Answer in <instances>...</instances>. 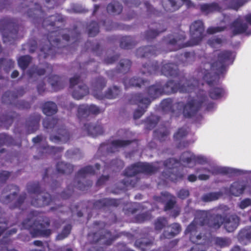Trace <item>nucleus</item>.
<instances>
[{"label": "nucleus", "mask_w": 251, "mask_h": 251, "mask_svg": "<svg viewBox=\"0 0 251 251\" xmlns=\"http://www.w3.org/2000/svg\"><path fill=\"white\" fill-rule=\"evenodd\" d=\"M217 57L211 63H206L204 65L203 70L200 73L199 76L202 75L209 85L216 83L218 75L224 73L225 70L226 62L232 59V53L228 51H225L217 54Z\"/></svg>", "instance_id": "obj_1"}, {"label": "nucleus", "mask_w": 251, "mask_h": 251, "mask_svg": "<svg viewBox=\"0 0 251 251\" xmlns=\"http://www.w3.org/2000/svg\"><path fill=\"white\" fill-rule=\"evenodd\" d=\"M224 219L220 215L211 216L207 211H200L197 214L194 222L187 227L185 232L190 233V240L194 243H197L198 240L202 238L201 235H196L195 233L198 228V225L202 226L207 224L209 226L216 229L220 227L224 223Z\"/></svg>", "instance_id": "obj_2"}, {"label": "nucleus", "mask_w": 251, "mask_h": 251, "mask_svg": "<svg viewBox=\"0 0 251 251\" xmlns=\"http://www.w3.org/2000/svg\"><path fill=\"white\" fill-rule=\"evenodd\" d=\"M32 214L33 216L31 219H27L23 222V227L26 229L31 228L33 231H31V233L33 236H49L51 234V230L46 228L49 225L48 220L46 219L44 220L42 215L37 216V212H33Z\"/></svg>", "instance_id": "obj_3"}, {"label": "nucleus", "mask_w": 251, "mask_h": 251, "mask_svg": "<svg viewBox=\"0 0 251 251\" xmlns=\"http://www.w3.org/2000/svg\"><path fill=\"white\" fill-rule=\"evenodd\" d=\"M157 170L158 168L156 166L146 163H138L131 166L126 169L125 171V175L127 177L122 182L123 186H120V189H125L129 186H134V183H132V180L129 177L134 176L141 172L147 174L153 173Z\"/></svg>", "instance_id": "obj_4"}, {"label": "nucleus", "mask_w": 251, "mask_h": 251, "mask_svg": "<svg viewBox=\"0 0 251 251\" xmlns=\"http://www.w3.org/2000/svg\"><path fill=\"white\" fill-rule=\"evenodd\" d=\"M105 86V81L103 78L100 77L95 80L92 84L93 96L99 99H102L105 97L108 99H113L115 98L120 94V90L116 86H113L109 89L106 93L103 94L101 91Z\"/></svg>", "instance_id": "obj_5"}, {"label": "nucleus", "mask_w": 251, "mask_h": 251, "mask_svg": "<svg viewBox=\"0 0 251 251\" xmlns=\"http://www.w3.org/2000/svg\"><path fill=\"white\" fill-rule=\"evenodd\" d=\"M27 190L32 196L31 204L37 207H41L50 204L51 201L50 196L49 194L39 192L38 183L28 184Z\"/></svg>", "instance_id": "obj_6"}, {"label": "nucleus", "mask_w": 251, "mask_h": 251, "mask_svg": "<svg viewBox=\"0 0 251 251\" xmlns=\"http://www.w3.org/2000/svg\"><path fill=\"white\" fill-rule=\"evenodd\" d=\"M198 85V82L194 79L187 81L185 79L181 80L179 86L172 81L168 82L162 88L163 93L171 94L179 90L180 92H190Z\"/></svg>", "instance_id": "obj_7"}, {"label": "nucleus", "mask_w": 251, "mask_h": 251, "mask_svg": "<svg viewBox=\"0 0 251 251\" xmlns=\"http://www.w3.org/2000/svg\"><path fill=\"white\" fill-rule=\"evenodd\" d=\"M205 100L203 93L200 94L195 98L189 100L184 106V116L185 117H191L194 116L205 102Z\"/></svg>", "instance_id": "obj_8"}, {"label": "nucleus", "mask_w": 251, "mask_h": 251, "mask_svg": "<svg viewBox=\"0 0 251 251\" xmlns=\"http://www.w3.org/2000/svg\"><path fill=\"white\" fill-rule=\"evenodd\" d=\"M70 85L73 88L72 96L76 100L81 99L89 94V88L80 81L78 76H75L70 79Z\"/></svg>", "instance_id": "obj_9"}, {"label": "nucleus", "mask_w": 251, "mask_h": 251, "mask_svg": "<svg viewBox=\"0 0 251 251\" xmlns=\"http://www.w3.org/2000/svg\"><path fill=\"white\" fill-rule=\"evenodd\" d=\"M190 29L192 42L191 45L198 44L203 37L204 31L203 23L201 21H196L190 26Z\"/></svg>", "instance_id": "obj_10"}, {"label": "nucleus", "mask_w": 251, "mask_h": 251, "mask_svg": "<svg viewBox=\"0 0 251 251\" xmlns=\"http://www.w3.org/2000/svg\"><path fill=\"white\" fill-rule=\"evenodd\" d=\"M131 102L139 105V108L137 109L134 114V118L139 119L144 113L148 106L150 104V100L149 99L143 100V99H141L140 95H134L132 97Z\"/></svg>", "instance_id": "obj_11"}, {"label": "nucleus", "mask_w": 251, "mask_h": 251, "mask_svg": "<svg viewBox=\"0 0 251 251\" xmlns=\"http://www.w3.org/2000/svg\"><path fill=\"white\" fill-rule=\"evenodd\" d=\"M163 93L162 88L159 83L152 85L149 87L146 90V94L148 95V97H145L143 94H136V95L141 96V99H149L150 102L151 100Z\"/></svg>", "instance_id": "obj_12"}, {"label": "nucleus", "mask_w": 251, "mask_h": 251, "mask_svg": "<svg viewBox=\"0 0 251 251\" xmlns=\"http://www.w3.org/2000/svg\"><path fill=\"white\" fill-rule=\"evenodd\" d=\"M18 192L16 186L10 185L7 186L3 191L0 198L1 202L4 203H8L15 198Z\"/></svg>", "instance_id": "obj_13"}, {"label": "nucleus", "mask_w": 251, "mask_h": 251, "mask_svg": "<svg viewBox=\"0 0 251 251\" xmlns=\"http://www.w3.org/2000/svg\"><path fill=\"white\" fill-rule=\"evenodd\" d=\"M83 130L85 132L86 134L96 136L101 134L103 133V128L101 126L87 123L84 125L82 127Z\"/></svg>", "instance_id": "obj_14"}, {"label": "nucleus", "mask_w": 251, "mask_h": 251, "mask_svg": "<svg viewBox=\"0 0 251 251\" xmlns=\"http://www.w3.org/2000/svg\"><path fill=\"white\" fill-rule=\"evenodd\" d=\"M181 160L183 162H186L187 163L195 162L201 164H203L207 162V159L203 156H196L189 152H184L183 153L181 156Z\"/></svg>", "instance_id": "obj_15"}, {"label": "nucleus", "mask_w": 251, "mask_h": 251, "mask_svg": "<svg viewBox=\"0 0 251 251\" xmlns=\"http://www.w3.org/2000/svg\"><path fill=\"white\" fill-rule=\"evenodd\" d=\"M239 219L236 215H231L225 220V227L228 232L234 231L238 226Z\"/></svg>", "instance_id": "obj_16"}, {"label": "nucleus", "mask_w": 251, "mask_h": 251, "mask_svg": "<svg viewBox=\"0 0 251 251\" xmlns=\"http://www.w3.org/2000/svg\"><path fill=\"white\" fill-rule=\"evenodd\" d=\"M187 0H164L163 6L165 9L168 11L173 12L178 9L182 2Z\"/></svg>", "instance_id": "obj_17"}, {"label": "nucleus", "mask_w": 251, "mask_h": 251, "mask_svg": "<svg viewBox=\"0 0 251 251\" xmlns=\"http://www.w3.org/2000/svg\"><path fill=\"white\" fill-rule=\"evenodd\" d=\"M161 72L166 76H175L177 75V67L172 63L165 64L162 67Z\"/></svg>", "instance_id": "obj_18"}, {"label": "nucleus", "mask_w": 251, "mask_h": 251, "mask_svg": "<svg viewBox=\"0 0 251 251\" xmlns=\"http://www.w3.org/2000/svg\"><path fill=\"white\" fill-rule=\"evenodd\" d=\"M238 240L244 244L251 242V226H247L241 230L238 234Z\"/></svg>", "instance_id": "obj_19"}, {"label": "nucleus", "mask_w": 251, "mask_h": 251, "mask_svg": "<svg viewBox=\"0 0 251 251\" xmlns=\"http://www.w3.org/2000/svg\"><path fill=\"white\" fill-rule=\"evenodd\" d=\"M70 135L65 129H60L58 131V135L51 137V140L54 142L61 141L65 143L68 141Z\"/></svg>", "instance_id": "obj_20"}, {"label": "nucleus", "mask_w": 251, "mask_h": 251, "mask_svg": "<svg viewBox=\"0 0 251 251\" xmlns=\"http://www.w3.org/2000/svg\"><path fill=\"white\" fill-rule=\"evenodd\" d=\"M247 28V25L243 23L240 19H237L233 24L232 30L234 34L242 33Z\"/></svg>", "instance_id": "obj_21"}, {"label": "nucleus", "mask_w": 251, "mask_h": 251, "mask_svg": "<svg viewBox=\"0 0 251 251\" xmlns=\"http://www.w3.org/2000/svg\"><path fill=\"white\" fill-rule=\"evenodd\" d=\"M43 111L47 116H51L57 112V106L53 102L49 101L46 102L44 105Z\"/></svg>", "instance_id": "obj_22"}, {"label": "nucleus", "mask_w": 251, "mask_h": 251, "mask_svg": "<svg viewBox=\"0 0 251 251\" xmlns=\"http://www.w3.org/2000/svg\"><path fill=\"white\" fill-rule=\"evenodd\" d=\"M130 143L128 140H117L113 141L110 145L108 151L111 152L116 151L119 148L125 147Z\"/></svg>", "instance_id": "obj_23"}, {"label": "nucleus", "mask_w": 251, "mask_h": 251, "mask_svg": "<svg viewBox=\"0 0 251 251\" xmlns=\"http://www.w3.org/2000/svg\"><path fill=\"white\" fill-rule=\"evenodd\" d=\"M49 82L55 91L62 88L64 85L62 81L57 75H54L50 78Z\"/></svg>", "instance_id": "obj_24"}, {"label": "nucleus", "mask_w": 251, "mask_h": 251, "mask_svg": "<svg viewBox=\"0 0 251 251\" xmlns=\"http://www.w3.org/2000/svg\"><path fill=\"white\" fill-rule=\"evenodd\" d=\"M56 168L57 171L60 173L69 174L73 171L74 167L70 164L60 162L57 163Z\"/></svg>", "instance_id": "obj_25"}, {"label": "nucleus", "mask_w": 251, "mask_h": 251, "mask_svg": "<svg viewBox=\"0 0 251 251\" xmlns=\"http://www.w3.org/2000/svg\"><path fill=\"white\" fill-rule=\"evenodd\" d=\"M155 48L152 46H148L139 49L137 51V54L140 57L148 56L149 54H155Z\"/></svg>", "instance_id": "obj_26"}, {"label": "nucleus", "mask_w": 251, "mask_h": 251, "mask_svg": "<svg viewBox=\"0 0 251 251\" xmlns=\"http://www.w3.org/2000/svg\"><path fill=\"white\" fill-rule=\"evenodd\" d=\"M244 190V186L239 182L233 183L230 187V191L232 195L238 196Z\"/></svg>", "instance_id": "obj_27"}, {"label": "nucleus", "mask_w": 251, "mask_h": 251, "mask_svg": "<svg viewBox=\"0 0 251 251\" xmlns=\"http://www.w3.org/2000/svg\"><path fill=\"white\" fill-rule=\"evenodd\" d=\"M107 10L109 13L118 14L121 12L122 6L118 2L113 1L108 4Z\"/></svg>", "instance_id": "obj_28"}, {"label": "nucleus", "mask_w": 251, "mask_h": 251, "mask_svg": "<svg viewBox=\"0 0 251 251\" xmlns=\"http://www.w3.org/2000/svg\"><path fill=\"white\" fill-rule=\"evenodd\" d=\"M172 230L169 232L165 231L163 236L165 238H170L177 234L181 230V227L179 224L175 223L172 225Z\"/></svg>", "instance_id": "obj_29"}, {"label": "nucleus", "mask_w": 251, "mask_h": 251, "mask_svg": "<svg viewBox=\"0 0 251 251\" xmlns=\"http://www.w3.org/2000/svg\"><path fill=\"white\" fill-rule=\"evenodd\" d=\"M40 120V116L37 115L34 119H30L29 121H28L27 125L30 133L33 132L38 129Z\"/></svg>", "instance_id": "obj_30"}, {"label": "nucleus", "mask_w": 251, "mask_h": 251, "mask_svg": "<svg viewBox=\"0 0 251 251\" xmlns=\"http://www.w3.org/2000/svg\"><path fill=\"white\" fill-rule=\"evenodd\" d=\"M222 195L220 192L209 193L204 195L201 199L203 201L210 202L218 200Z\"/></svg>", "instance_id": "obj_31"}, {"label": "nucleus", "mask_w": 251, "mask_h": 251, "mask_svg": "<svg viewBox=\"0 0 251 251\" xmlns=\"http://www.w3.org/2000/svg\"><path fill=\"white\" fill-rule=\"evenodd\" d=\"M126 86H132L135 87H141L144 82L140 78H132L130 79H126L124 81Z\"/></svg>", "instance_id": "obj_32"}, {"label": "nucleus", "mask_w": 251, "mask_h": 251, "mask_svg": "<svg viewBox=\"0 0 251 251\" xmlns=\"http://www.w3.org/2000/svg\"><path fill=\"white\" fill-rule=\"evenodd\" d=\"M151 244V242L148 239L144 238L137 240L135 244L137 247L141 249L142 251H145Z\"/></svg>", "instance_id": "obj_33"}, {"label": "nucleus", "mask_w": 251, "mask_h": 251, "mask_svg": "<svg viewBox=\"0 0 251 251\" xmlns=\"http://www.w3.org/2000/svg\"><path fill=\"white\" fill-rule=\"evenodd\" d=\"M31 61V58L28 55L22 56L18 60L19 66L23 70L26 68Z\"/></svg>", "instance_id": "obj_34"}, {"label": "nucleus", "mask_w": 251, "mask_h": 251, "mask_svg": "<svg viewBox=\"0 0 251 251\" xmlns=\"http://www.w3.org/2000/svg\"><path fill=\"white\" fill-rule=\"evenodd\" d=\"M215 243L221 247H225L229 246L230 243V240L228 238H225L222 237H216L214 239Z\"/></svg>", "instance_id": "obj_35"}, {"label": "nucleus", "mask_w": 251, "mask_h": 251, "mask_svg": "<svg viewBox=\"0 0 251 251\" xmlns=\"http://www.w3.org/2000/svg\"><path fill=\"white\" fill-rule=\"evenodd\" d=\"M157 63L151 65H148V67L146 65H144L142 71L143 74H146V71H148L147 73L149 74H156L157 73Z\"/></svg>", "instance_id": "obj_36"}, {"label": "nucleus", "mask_w": 251, "mask_h": 251, "mask_svg": "<svg viewBox=\"0 0 251 251\" xmlns=\"http://www.w3.org/2000/svg\"><path fill=\"white\" fill-rule=\"evenodd\" d=\"M130 65L131 63L129 60H122L119 64V70L122 73H126L129 70Z\"/></svg>", "instance_id": "obj_37"}, {"label": "nucleus", "mask_w": 251, "mask_h": 251, "mask_svg": "<svg viewBox=\"0 0 251 251\" xmlns=\"http://www.w3.org/2000/svg\"><path fill=\"white\" fill-rule=\"evenodd\" d=\"M88 30V34L90 36H95L99 31L98 24L96 22H92L89 25Z\"/></svg>", "instance_id": "obj_38"}, {"label": "nucleus", "mask_w": 251, "mask_h": 251, "mask_svg": "<svg viewBox=\"0 0 251 251\" xmlns=\"http://www.w3.org/2000/svg\"><path fill=\"white\" fill-rule=\"evenodd\" d=\"M217 8L218 6L216 4H203L201 6V10L206 14L212 12Z\"/></svg>", "instance_id": "obj_39"}, {"label": "nucleus", "mask_w": 251, "mask_h": 251, "mask_svg": "<svg viewBox=\"0 0 251 251\" xmlns=\"http://www.w3.org/2000/svg\"><path fill=\"white\" fill-rule=\"evenodd\" d=\"M78 116L79 117L85 118L89 114L88 109H87V105H81L78 108Z\"/></svg>", "instance_id": "obj_40"}, {"label": "nucleus", "mask_w": 251, "mask_h": 251, "mask_svg": "<svg viewBox=\"0 0 251 251\" xmlns=\"http://www.w3.org/2000/svg\"><path fill=\"white\" fill-rule=\"evenodd\" d=\"M223 90L219 88L212 89L210 92V97L213 99H217L222 96Z\"/></svg>", "instance_id": "obj_41"}, {"label": "nucleus", "mask_w": 251, "mask_h": 251, "mask_svg": "<svg viewBox=\"0 0 251 251\" xmlns=\"http://www.w3.org/2000/svg\"><path fill=\"white\" fill-rule=\"evenodd\" d=\"M95 173V170L91 166L86 167L81 169L78 173L79 175L81 177H84L88 174H92Z\"/></svg>", "instance_id": "obj_42"}, {"label": "nucleus", "mask_w": 251, "mask_h": 251, "mask_svg": "<svg viewBox=\"0 0 251 251\" xmlns=\"http://www.w3.org/2000/svg\"><path fill=\"white\" fill-rule=\"evenodd\" d=\"M71 226L70 225L66 226L62 232L57 236V239L60 240L64 239L69 234Z\"/></svg>", "instance_id": "obj_43"}, {"label": "nucleus", "mask_w": 251, "mask_h": 251, "mask_svg": "<svg viewBox=\"0 0 251 251\" xmlns=\"http://www.w3.org/2000/svg\"><path fill=\"white\" fill-rule=\"evenodd\" d=\"M188 133L187 129L185 127L181 128L175 134L174 137L176 140H179L185 136Z\"/></svg>", "instance_id": "obj_44"}, {"label": "nucleus", "mask_w": 251, "mask_h": 251, "mask_svg": "<svg viewBox=\"0 0 251 251\" xmlns=\"http://www.w3.org/2000/svg\"><path fill=\"white\" fill-rule=\"evenodd\" d=\"M184 36L183 35H180V37L178 39H177L176 38H173L171 37H169V39L167 40V42H168L169 44H172V45H175V44H177L178 45V49H179V48H181L182 47V46H181L180 45V41L181 40H184Z\"/></svg>", "instance_id": "obj_45"}, {"label": "nucleus", "mask_w": 251, "mask_h": 251, "mask_svg": "<svg viewBox=\"0 0 251 251\" xmlns=\"http://www.w3.org/2000/svg\"><path fill=\"white\" fill-rule=\"evenodd\" d=\"M167 222L166 220L164 218H159L157 219L155 223V227L157 230L161 229L166 224Z\"/></svg>", "instance_id": "obj_46"}, {"label": "nucleus", "mask_w": 251, "mask_h": 251, "mask_svg": "<svg viewBox=\"0 0 251 251\" xmlns=\"http://www.w3.org/2000/svg\"><path fill=\"white\" fill-rule=\"evenodd\" d=\"M56 123V121L54 119L50 120L45 119L43 121V126L46 128H53L54 125Z\"/></svg>", "instance_id": "obj_47"}, {"label": "nucleus", "mask_w": 251, "mask_h": 251, "mask_svg": "<svg viewBox=\"0 0 251 251\" xmlns=\"http://www.w3.org/2000/svg\"><path fill=\"white\" fill-rule=\"evenodd\" d=\"M15 97L10 92H6L2 97V100L3 102L9 103Z\"/></svg>", "instance_id": "obj_48"}, {"label": "nucleus", "mask_w": 251, "mask_h": 251, "mask_svg": "<svg viewBox=\"0 0 251 251\" xmlns=\"http://www.w3.org/2000/svg\"><path fill=\"white\" fill-rule=\"evenodd\" d=\"M87 109H88L89 114H98L100 113V109L97 106L91 104L87 105Z\"/></svg>", "instance_id": "obj_49"}, {"label": "nucleus", "mask_w": 251, "mask_h": 251, "mask_svg": "<svg viewBox=\"0 0 251 251\" xmlns=\"http://www.w3.org/2000/svg\"><path fill=\"white\" fill-rule=\"evenodd\" d=\"M123 166V162L121 160H116L113 161L111 165V167L112 168L113 170H115L116 169H120L122 168Z\"/></svg>", "instance_id": "obj_50"}, {"label": "nucleus", "mask_w": 251, "mask_h": 251, "mask_svg": "<svg viewBox=\"0 0 251 251\" xmlns=\"http://www.w3.org/2000/svg\"><path fill=\"white\" fill-rule=\"evenodd\" d=\"M222 40L220 38H214L209 41V44L210 46L217 48L222 43Z\"/></svg>", "instance_id": "obj_51"}, {"label": "nucleus", "mask_w": 251, "mask_h": 251, "mask_svg": "<svg viewBox=\"0 0 251 251\" xmlns=\"http://www.w3.org/2000/svg\"><path fill=\"white\" fill-rule=\"evenodd\" d=\"M171 103L172 101L171 100H164L161 103V107L164 110H167L171 107Z\"/></svg>", "instance_id": "obj_52"}, {"label": "nucleus", "mask_w": 251, "mask_h": 251, "mask_svg": "<svg viewBox=\"0 0 251 251\" xmlns=\"http://www.w3.org/2000/svg\"><path fill=\"white\" fill-rule=\"evenodd\" d=\"M160 32L155 30H150L147 32L146 36L148 39H152L157 36Z\"/></svg>", "instance_id": "obj_53"}, {"label": "nucleus", "mask_w": 251, "mask_h": 251, "mask_svg": "<svg viewBox=\"0 0 251 251\" xmlns=\"http://www.w3.org/2000/svg\"><path fill=\"white\" fill-rule=\"evenodd\" d=\"M250 205H251V200L249 199H246L241 201L239 207L241 209H245Z\"/></svg>", "instance_id": "obj_54"}, {"label": "nucleus", "mask_w": 251, "mask_h": 251, "mask_svg": "<svg viewBox=\"0 0 251 251\" xmlns=\"http://www.w3.org/2000/svg\"><path fill=\"white\" fill-rule=\"evenodd\" d=\"M189 195V192L188 190L185 189H182L180 190L177 194L178 197L181 199L186 198Z\"/></svg>", "instance_id": "obj_55"}, {"label": "nucleus", "mask_w": 251, "mask_h": 251, "mask_svg": "<svg viewBox=\"0 0 251 251\" xmlns=\"http://www.w3.org/2000/svg\"><path fill=\"white\" fill-rule=\"evenodd\" d=\"M169 133L166 130H163V131H159L157 132V135L160 140H165V138L167 137Z\"/></svg>", "instance_id": "obj_56"}, {"label": "nucleus", "mask_w": 251, "mask_h": 251, "mask_svg": "<svg viewBox=\"0 0 251 251\" xmlns=\"http://www.w3.org/2000/svg\"><path fill=\"white\" fill-rule=\"evenodd\" d=\"M224 30L223 27H211L207 29V32L209 33L212 34L217 32H220L223 31Z\"/></svg>", "instance_id": "obj_57"}, {"label": "nucleus", "mask_w": 251, "mask_h": 251, "mask_svg": "<svg viewBox=\"0 0 251 251\" xmlns=\"http://www.w3.org/2000/svg\"><path fill=\"white\" fill-rule=\"evenodd\" d=\"M44 73H45V70L44 69H35V70L33 71L32 73H31L30 72H29V75H30V76H32L34 75L35 74H37L39 75H44Z\"/></svg>", "instance_id": "obj_58"}, {"label": "nucleus", "mask_w": 251, "mask_h": 251, "mask_svg": "<svg viewBox=\"0 0 251 251\" xmlns=\"http://www.w3.org/2000/svg\"><path fill=\"white\" fill-rule=\"evenodd\" d=\"M9 176V173L6 171L2 172L0 174V181H4Z\"/></svg>", "instance_id": "obj_59"}, {"label": "nucleus", "mask_w": 251, "mask_h": 251, "mask_svg": "<svg viewBox=\"0 0 251 251\" xmlns=\"http://www.w3.org/2000/svg\"><path fill=\"white\" fill-rule=\"evenodd\" d=\"M108 179V176H102L101 177H100L98 181H97V184L98 185H100L103 184L106 181H107Z\"/></svg>", "instance_id": "obj_60"}, {"label": "nucleus", "mask_w": 251, "mask_h": 251, "mask_svg": "<svg viewBox=\"0 0 251 251\" xmlns=\"http://www.w3.org/2000/svg\"><path fill=\"white\" fill-rule=\"evenodd\" d=\"M176 162V161L175 159H174L173 158H171V159H170L169 160H168L166 161L165 165L169 168H171L174 167L173 166V165H174V163H175Z\"/></svg>", "instance_id": "obj_61"}, {"label": "nucleus", "mask_w": 251, "mask_h": 251, "mask_svg": "<svg viewBox=\"0 0 251 251\" xmlns=\"http://www.w3.org/2000/svg\"><path fill=\"white\" fill-rule=\"evenodd\" d=\"M175 204V201L173 200H169L166 204L165 210H169L173 208Z\"/></svg>", "instance_id": "obj_62"}, {"label": "nucleus", "mask_w": 251, "mask_h": 251, "mask_svg": "<svg viewBox=\"0 0 251 251\" xmlns=\"http://www.w3.org/2000/svg\"><path fill=\"white\" fill-rule=\"evenodd\" d=\"M169 198L170 196L169 194L168 193H165L164 194H162V196L160 198H159L157 201H163L169 199Z\"/></svg>", "instance_id": "obj_63"}, {"label": "nucleus", "mask_w": 251, "mask_h": 251, "mask_svg": "<svg viewBox=\"0 0 251 251\" xmlns=\"http://www.w3.org/2000/svg\"><path fill=\"white\" fill-rule=\"evenodd\" d=\"M42 51L45 52V53L49 55L51 53V50H52V48L47 49V48L44 47L42 49Z\"/></svg>", "instance_id": "obj_64"}]
</instances>
